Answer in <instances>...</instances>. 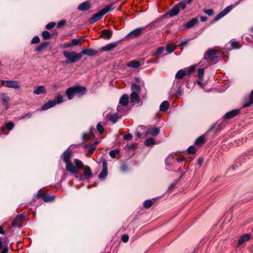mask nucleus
Wrapping results in <instances>:
<instances>
[{
	"label": "nucleus",
	"instance_id": "f257e3e1",
	"mask_svg": "<svg viewBox=\"0 0 253 253\" xmlns=\"http://www.w3.org/2000/svg\"><path fill=\"white\" fill-rule=\"evenodd\" d=\"M184 160L183 158H178L176 153L171 154L169 155L165 160L166 164L169 167L168 169H170V166H175L179 162H182Z\"/></svg>",
	"mask_w": 253,
	"mask_h": 253
},
{
	"label": "nucleus",
	"instance_id": "f03ea898",
	"mask_svg": "<svg viewBox=\"0 0 253 253\" xmlns=\"http://www.w3.org/2000/svg\"><path fill=\"white\" fill-rule=\"evenodd\" d=\"M63 97L61 95L56 96L53 100L48 101L42 107V110H46L53 107L56 104H60L63 102Z\"/></svg>",
	"mask_w": 253,
	"mask_h": 253
},
{
	"label": "nucleus",
	"instance_id": "7ed1b4c3",
	"mask_svg": "<svg viewBox=\"0 0 253 253\" xmlns=\"http://www.w3.org/2000/svg\"><path fill=\"white\" fill-rule=\"evenodd\" d=\"M63 55L71 63H76L82 58L81 53H76L75 51H65Z\"/></svg>",
	"mask_w": 253,
	"mask_h": 253
},
{
	"label": "nucleus",
	"instance_id": "20e7f679",
	"mask_svg": "<svg viewBox=\"0 0 253 253\" xmlns=\"http://www.w3.org/2000/svg\"><path fill=\"white\" fill-rule=\"evenodd\" d=\"M1 84L6 87L13 89H20L21 85L20 83L16 80H1Z\"/></svg>",
	"mask_w": 253,
	"mask_h": 253
},
{
	"label": "nucleus",
	"instance_id": "39448f33",
	"mask_svg": "<svg viewBox=\"0 0 253 253\" xmlns=\"http://www.w3.org/2000/svg\"><path fill=\"white\" fill-rule=\"evenodd\" d=\"M185 8V2H180L169 10L168 14L170 17L175 16L178 14L180 10H183Z\"/></svg>",
	"mask_w": 253,
	"mask_h": 253
},
{
	"label": "nucleus",
	"instance_id": "423d86ee",
	"mask_svg": "<svg viewBox=\"0 0 253 253\" xmlns=\"http://www.w3.org/2000/svg\"><path fill=\"white\" fill-rule=\"evenodd\" d=\"M145 27H141L135 29L128 33L126 36V38H129L130 39L136 38L141 35Z\"/></svg>",
	"mask_w": 253,
	"mask_h": 253
},
{
	"label": "nucleus",
	"instance_id": "0eeeda50",
	"mask_svg": "<svg viewBox=\"0 0 253 253\" xmlns=\"http://www.w3.org/2000/svg\"><path fill=\"white\" fill-rule=\"evenodd\" d=\"M235 6L231 5L228 6L225 8H224L222 11H221L218 14H217L214 17V20L215 21H217L219 20L220 18L226 15L227 13H228Z\"/></svg>",
	"mask_w": 253,
	"mask_h": 253
},
{
	"label": "nucleus",
	"instance_id": "6e6552de",
	"mask_svg": "<svg viewBox=\"0 0 253 253\" xmlns=\"http://www.w3.org/2000/svg\"><path fill=\"white\" fill-rule=\"evenodd\" d=\"M204 57H207L208 60L212 63L214 62V59L216 58V52L213 49H209L205 53Z\"/></svg>",
	"mask_w": 253,
	"mask_h": 253
},
{
	"label": "nucleus",
	"instance_id": "1a4fd4ad",
	"mask_svg": "<svg viewBox=\"0 0 253 253\" xmlns=\"http://www.w3.org/2000/svg\"><path fill=\"white\" fill-rule=\"evenodd\" d=\"M103 15L104 14H103V13L101 12V10L97 13L93 15L89 19L88 22L90 24L94 23L100 20Z\"/></svg>",
	"mask_w": 253,
	"mask_h": 253
},
{
	"label": "nucleus",
	"instance_id": "9d476101",
	"mask_svg": "<svg viewBox=\"0 0 253 253\" xmlns=\"http://www.w3.org/2000/svg\"><path fill=\"white\" fill-rule=\"evenodd\" d=\"M103 168L101 173L98 175L99 178H104L106 177L108 174V164L106 161H103L102 162Z\"/></svg>",
	"mask_w": 253,
	"mask_h": 253
},
{
	"label": "nucleus",
	"instance_id": "9b49d317",
	"mask_svg": "<svg viewBox=\"0 0 253 253\" xmlns=\"http://www.w3.org/2000/svg\"><path fill=\"white\" fill-rule=\"evenodd\" d=\"M72 88H73V89L74 90L75 94H77L79 96L84 94L86 91V88L85 87L80 85L73 86Z\"/></svg>",
	"mask_w": 253,
	"mask_h": 253
},
{
	"label": "nucleus",
	"instance_id": "f8f14e48",
	"mask_svg": "<svg viewBox=\"0 0 253 253\" xmlns=\"http://www.w3.org/2000/svg\"><path fill=\"white\" fill-rule=\"evenodd\" d=\"M66 169L67 171L72 173L79 174V170L76 166H74L71 162L66 164Z\"/></svg>",
	"mask_w": 253,
	"mask_h": 253
},
{
	"label": "nucleus",
	"instance_id": "ddd939ff",
	"mask_svg": "<svg viewBox=\"0 0 253 253\" xmlns=\"http://www.w3.org/2000/svg\"><path fill=\"white\" fill-rule=\"evenodd\" d=\"M118 45L117 42H114L108 43L105 46H103L101 48V50L102 51H108L113 50Z\"/></svg>",
	"mask_w": 253,
	"mask_h": 253
},
{
	"label": "nucleus",
	"instance_id": "4468645a",
	"mask_svg": "<svg viewBox=\"0 0 253 253\" xmlns=\"http://www.w3.org/2000/svg\"><path fill=\"white\" fill-rule=\"evenodd\" d=\"M72 153L69 150V149H67L62 155V158L63 162L67 164L71 162V158Z\"/></svg>",
	"mask_w": 253,
	"mask_h": 253
},
{
	"label": "nucleus",
	"instance_id": "2eb2a0df",
	"mask_svg": "<svg viewBox=\"0 0 253 253\" xmlns=\"http://www.w3.org/2000/svg\"><path fill=\"white\" fill-rule=\"evenodd\" d=\"M81 54V57H82L83 55H86L89 56H93L96 54L98 53V51L91 49V48H86L84 49L82 52H80Z\"/></svg>",
	"mask_w": 253,
	"mask_h": 253
},
{
	"label": "nucleus",
	"instance_id": "dca6fc26",
	"mask_svg": "<svg viewBox=\"0 0 253 253\" xmlns=\"http://www.w3.org/2000/svg\"><path fill=\"white\" fill-rule=\"evenodd\" d=\"M46 92V89L43 85H39L35 87L33 93L36 95L43 94Z\"/></svg>",
	"mask_w": 253,
	"mask_h": 253
},
{
	"label": "nucleus",
	"instance_id": "f3484780",
	"mask_svg": "<svg viewBox=\"0 0 253 253\" xmlns=\"http://www.w3.org/2000/svg\"><path fill=\"white\" fill-rule=\"evenodd\" d=\"M23 219V216L22 215H17L12 222V225L13 226H17L20 227L21 224L22 223Z\"/></svg>",
	"mask_w": 253,
	"mask_h": 253
},
{
	"label": "nucleus",
	"instance_id": "a211bd4d",
	"mask_svg": "<svg viewBox=\"0 0 253 253\" xmlns=\"http://www.w3.org/2000/svg\"><path fill=\"white\" fill-rule=\"evenodd\" d=\"M211 64H212V63L208 60L207 57H204L199 62V65L200 67L206 69Z\"/></svg>",
	"mask_w": 253,
	"mask_h": 253
},
{
	"label": "nucleus",
	"instance_id": "6ab92c4d",
	"mask_svg": "<svg viewBox=\"0 0 253 253\" xmlns=\"http://www.w3.org/2000/svg\"><path fill=\"white\" fill-rule=\"evenodd\" d=\"M239 113V110L238 109L233 110L232 111H229L227 112L225 115L224 117L225 119H231L237 115H238Z\"/></svg>",
	"mask_w": 253,
	"mask_h": 253
},
{
	"label": "nucleus",
	"instance_id": "aec40b11",
	"mask_svg": "<svg viewBox=\"0 0 253 253\" xmlns=\"http://www.w3.org/2000/svg\"><path fill=\"white\" fill-rule=\"evenodd\" d=\"M90 7L89 2L88 1L84 2L78 6V9L80 11H85L87 10Z\"/></svg>",
	"mask_w": 253,
	"mask_h": 253
},
{
	"label": "nucleus",
	"instance_id": "412c9836",
	"mask_svg": "<svg viewBox=\"0 0 253 253\" xmlns=\"http://www.w3.org/2000/svg\"><path fill=\"white\" fill-rule=\"evenodd\" d=\"M251 238V235L249 234H246L240 237L238 245V246H241L245 242L248 241Z\"/></svg>",
	"mask_w": 253,
	"mask_h": 253
},
{
	"label": "nucleus",
	"instance_id": "4be33fe9",
	"mask_svg": "<svg viewBox=\"0 0 253 253\" xmlns=\"http://www.w3.org/2000/svg\"><path fill=\"white\" fill-rule=\"evenodd\" d=\"M169 107V102L168 101H164L160 105V110L163 112H165Z\"/></svg>",
	"mask_w": 253,
	"mask_h": 253
},
{
	"label": "nucleus",
	"instance_id": "5701e85b",
	"mask_svg": "<svg viewBox=\"0 0 253 253\" xmlns=\"http://www.w3.org/2000/svg\"><path fill=\"white\" fill-rule=\"evenodd\" d=\"M198 22V19L197 18H193L188 21L185 25L186 28H190L195 25Z\"/></svg>",
	"mask_w": 253,
	"mask_h": 253
},
{
	"label": "nucleus",
	"instance_id": "b1692460",
	"mask_svg": "<svg viewBox=\"0 0 253 253\" xmlns=\"http://www.w3.org/2000/svg\"><path fill=\"white\" fill-rule=\"evenodd\" d=\"M130 101L134 103H139L140 99L139 98L138 94L131 93L130 95Z\"/></svg>",
	"mask_w": 253,
	"mask_h": 253
},
{
	"label": "nucleus",
	"instance_id": "393cba45",
	"mask_svg": "<svg viewBox=\"0 0 253 253\" xmlns=\"http://www.w3.org/2000/svg\"><path fill=\"white\" fill-rule=\"evenodd\" d=\"M101 36L104 39L109 40L111 38L112 33L106 29H104L102 31Z\"/></svg>",
	"mask_w": 253,
	"mask_h": 253
},
{
	"label": "nucleus",
	"instance_id": "a878e982",
	"mask_svg": "<svg viewBox=\"0 0 253 253\" xmlns=\"http://www.w3.org/2000/svg\"><path fill=\"white\" fill-rule=\"evenodd\" d=\"M66 94L69 100L73 98L75 93L74 90L73 89L72 87L68 88L66 91Z\"/></svg>",
	"mask_w": 253,
	"mask_h": 253
},
{
	"label": "nucleus",
	"instance_id": "bb28decb",
	"mask_svg": "<svg viewBox=\"0 0 253 253\" xmlns=\"http://www.w3.org/2000/svg\"><path fill=\"white\" fill-rule=\"evenodd\" d=\"M128 103V96L127 95H123L120 98L119 103L123 106H126Z\"/></svg>",
	"mask_w": 253,
	"mask_h": 253
},
{
	"label": "nucleus",
	"instance_id": "cd10ccee",
	"mask_svg": "<svg viewBox=\"0 0 253 253\" xmlns=\"http://www.w3.org/2000/svg\"><path fill=\"white\" fill-rule=\"evenodd\" d=\"M128 67H132L133 68H138L140 66V64L139 61L136 60H132L130 61L127 64Z\"/></svg>",
	"mask_w": 253,
	"mask_h": 253
},
{
	"label": "nucleus",
	"instance_id": "c85d7f7f",
	"mask_svg": "<svg viewBox=\"0 0 253 253\" xmlns=\"http://www.w3.org/2000/svg\"><path fill=\"white\" fill-rule=\"evenodd\" d=\"M160 132V129L157 127L154 128L146 131V134H151L153 136H157Z\"/></svg>",
	"mask_w": 253,
	"mask_h": 253
},
{
	"label": "nucleus",
	"instance_id": "c756f323",
	"mask_svg": "<svg viewBox=\"0 0 253 253\" xmlns=\"http://www.w3.org/2000/svg\"><path fill=\"white\" fill-rule=\"evenodd\" d=\"M132 92L136 94H139L140 92L141 88L139 85L133 84L131 86Z\"/></svg>",
	"mask_w": 253,
	"mask_h": 253
},
{
	"label": "nucleus",
	"instance_id": "7c9ffc66",
	"mask_svg": "<svg viewBox=\"0 0 253 253\" xmlns=\"http://www.w3.org/2000/svg\"><path fill=\"white\" fill-rule=\"evenodd\" d=\"M84 175L85 177H91L92 176V172L90 168L88 166H84Z\"/></svg>",
	"mask_w": 253,
	"mask_h": 253
},
{
	"label": "nucleus",
	"instance_id": "2f4dec72",
	"mask_svg": "<svg viewBox=\"0 0 253 253\" xmlns=\"http://www.w3.org/2000/svg\"><path fill=\"white\" fill-rule=\"evenodd\" d=\"M186 75V72L184 70H179L175 74V78L176 79H181Z\"/></svg>",
	"mask_w": 253,
	"mask_h": 253
},
{
	"label": "nucleus",
	"instance_id": "473e14b6",
	"mask_svg": "<svg viewBox=\"0 0 253 253\" xmlns=\"http://www.w3.org/2000/svg\"><path fill=\"white\" fill-rule=\"evenodd\" d=\"M253 103V90L251 92V95L249 98V101L246 102L243 105V107H249Z\"/></svg>",
	"mask_w": 253,
	"mask_h": 253
},
{
	"label": "nucleus",
	"instance_id": "72a5a7b5",
	"mask_svg": "<svg viewBox=\"0 0 253 253\" xmlns=\"http://www.w3.org/2000/svg\"><path fill=\"white\" fill-rule=\"evenodd\" d=\"M155 140L152 138H149L147 139L145 142V145L148 147L152 146L155 144Z\"/></svg>",
	"mask_w": 253,
	"mask_h": 253
},
{
	"label": "nucleus",
	"instance_id": "f704fd0d",
	"mask_svg": "<svg viewBox=\"0 0 253 253\" xmlns=\"http://www.w3.org/2000/svg\"><path fill=\"white\" fill-rule=\"evenodd\" d=\"M107 118L108 120L113 124L116 123L118 120V117L116 114L111 115L109 117L107 116Z\"/></svg>",
	"mask_w": 253,
	"mask_h": 253
},
{
	"label": "nucleus",
	"instance_id": "c9c22d12",
	"mask_svg": "<svg viewBox=\"0 0 253 253\" xmlns=\"http://www.w3.org/2000/svg\"><path fill=\"white\" fill-rule=\"evenodd\" d=\"M205 141V137L203 136H201L198 137L195 141V144L198 145H201L203 144Z\"/></svg>",
	"mask_w": 253,
	"mask_h": 253
},
{
	"label": "nucleus",
	"instance_id": "e433bc0d",
	"mask_svg": "<svg viewBox=\"0 0 253 253\" xmlns=\"http://www.w3.org/2000/svg\"><path fill=\"white\" fill-rule=\"evenodd\" d=\"M113 10L112 4L107 5L105 7L101 9L103 14L105 15L107 12L111 11Z\"/></svg>",
	"mask_w": 253,
	"mask_h": 253
},
{
	"label": "nucleus",
	"instance_id": "4c0bfd02",
	"mask_svg": "<svg viewBox=\"0 0 253 253\" xmlns=\"http://www.w3.org/2000/svg\"><path fill=\"white\" fill-rule=\"evenodd\" d=\"M153 204V203L151 200H147L144 202L143 206L146 209H149L152 206Z\"/></svg>",
	"mask_w": 253,
	"mask_h": 253
},
{
	"label": "nucleus",
	"instance_id": "58836bf2",
	"mask_svg": "<svg viewBox=\"0 0 253 253\" xmlns=\"http://www.w3.org/2000/svg\"><path fill=\"white\" fill-rule=\"evenodd\" d=\"M81 39H74L72 40L71 43H70L67 47H71L74 45H76L79 44L81 41Z\"/></svg>",
	"mask_w": 253,
	"mask_h": 253
},
{
	"label": "nucleus",
	"instance_id": "ea45409f",
	"mask_svg": "<svg viewBox=\"0 0 253 253\" xmlns=\"http://www.w3.org/2000/svg\"><path fill=\"white\" fill-rule=\"evenodd\" d=\"M205 72V68L200 67L198 70V77L200 79H202L204 77Z\"/></svg>",
	"mask_w": 253,
	"mask_h": 253
},
{
	"label": "nucleus",
	"instance_id": "a19ab883",
	"mask_svg": "<svg viewBox=\"0 0 253 253\" xmlns=\"http://www.w3.org/2000/svg\"><path fill=\"white\" fill-rule=\"evenodd\" d=\"M74 163L76 165V167L78 169V168H84V167L83 162L79 159H75Z\"/></svg>",
	"mask_w": 253,
	"mask_h": 253
},
{
	"label": "nucleus",
	"instance_id": "79ce46f5",
	"mask_svg": "<svg viewBox=\"0 0 253 253\" xmlns=\"http://www.w3.org/2000/svg\"><path fill=\"white\" fill-rule=\"evenodd\" d=\"M47 44V42H42L38 46L36 47V50L38 51H41L46 46Z\"/></svg>",
	"mask_w": 253,
	"mask_h": 253
},
{
	"label": "nucleus",
	"instance_id": "37998d69",
	"mask_svg": "<svg viewBox=\"0 0 253 253\" xmlns=\"http://www.w3.org/2000/svg\"><path fill=\"white\" fill-rule=\"evenodd\" d=\"M54 198V196H46L43 197V200L44 202H48L53 201Z\"/></svg>",
	"mask_w": 253,
	"mask_h": 253
},
{
	"label": "nucleus",
	"instance_id": "c03bdc74",
	"mask_svg": "<svg viewBox=\"0 0 253 253\" xmlns=\"http://www.w3.org/2000/svg\"><path fill=\"white\" fill-rule=\"evenodd\" d=\"M230 43L233 48L237 49L240 47V46H236L237 44V42L235 40H231L230 41Z\"/></svg>",
	"mask_w": 253,
	"mask_h": 253
},
{
	"label": "nucleus",
	"instance_id": "a18cd8bd",
	"mask_svg": "<svg viewBox=\"0 0 253 253\" xmlns=\"http://www.w3.org/2000/svg\"><path fill=\"white\" fill-rule=\"evenodd\" d=\"M119 152V150L118 149H114L109 152V155L113 158L116 157V155Z\"/></svg>",
	"mask_w": 253,
	"mask_h": 253
},
{
	"label": "nucleus",
	"instance_id": "49530a36",
	"mask_svg": "<svg viewBox=\"0 0 253 253\" xmlns=\"http://www.w3.org/2000/svg\"><path fill=\"white\" fill-rule=\"evenodd\" d=\"M175 48V46H170L169 45H167L166 47V50L168 52V53H171L172 51L174 50Z\"/></svg>",
	"mask_w": 253,
	"mask_h": 253
},
{
	"label": "nucleus",
	"instance_id": "de8ad7c7",
	"mask_svg": "<svg viewBox=\"0 0 253 253\" xmlns=\"http://www.w3.org/2000/svg\"><path fill=\"white\" fill-rule=\"evenodd\" d=\"M10 101V99L9 96L5 94H2V101L3 104L8 103Z\"/></svg>",
	"mask_w": 253,
	"mask_h": 253
},
{
	"label": "nucleus",
	"instance_id": "09e8293b",
	"mask_svg": "<svg viewBox=\"0 0 253 253\" xmlns=\"http://www.w3.org/2000/svg\"><path fill=\"white\" fill-rule=\"evenodd\" d=\"M42 36L45 40H47L50 38V35L47 31H44L42 33Z\"/></svg>",
	"mask_w": 253,
	"mask_h": 253
},
{
	"label": "nucleus",
	"instance_id": "8fccbe9b",
	"mask_svg": "<svg viewBox=\"0 0 253 253\" xmlns=\"http://www.w3.org/2000/svg\"><path fill=\"white\" fill-rule=\"evenodd\" d=\"M188 153L190 154H193L196 152V148L193 146H190L187 149Z\"/></svg>",
	"mask_w": 253,
	"mask_h": 253
},
{
	"label": "nucleus",
	"instance_id": "3c124183",
	"mask_svg": "<svg viewBox=\"0 0 253 253\" xmlns=\"http://www.w3.org/2000/svg\"><path fill=\"white\" fill-rule=\"evenodd\" d=\"M165 48L163 47H159L156 53L153 54V55H161L164 51Z\"/></svg>",
	"mask_w": 253,
	"mask_h": 253
},
{
	"label": "nucleus",
	"instance_id": "603ef678",
	"mask_svg": "<svg viewBox=\"0 0 253 253\" xmlns=\"http://www.w3.org/2000/svg\"><path fill=\"white\" fill-rule=\"evenodd\" d=\"M13 127H14V124L11 122H9L6 123L5 125L6 128L9 130L12 129Z\"/></svg>",
	"mask_w": 253,
	"mask_h": 253
},
{
	"label": "nucleus",
	"instance_id": "864d4df0",
	"mask_svg": "<svg viewBox=\"0 0 253 253\" xmlns=\"http://www.w3.org/2000/svg\"><path fill=\"white\" fill-rule=\"evenodd\" d=\"M97 129L98 132L100 134L104 132V128L102 126L100 123H98L97 125Z\"/></svg>",
	"mask_w": 253,
	"mask_h": 253
},
{
	"label": "nucleus",
	"instance_id": "5fc2aeb1",
	"mask_svg": "<svg viewBox=\"0 0 253 253\" xmlns=\"http://www.w3.org/2000/svg\"><path fill=\"white\" fill-rule=\"evenodd\" d=\"M40 40L38 36H35L31 41V43L33 44L38 43L40 42Z\"/></svg>",
	"mask_w": 253,
	"mask_h": 253
},
{
	"label": "nucleus",
	"instance_id": "6e6d98bb",
	"mask_svg": "<svg viewBox=\"0 0 253 253\" xmlns=\"http://www.w3.org/2000/svg\"><path fill=\"white\" fill-rule=\"evenodd\" d=\"M204 12L206 14H208V15H210V16L212 15L214 13L213 10L212 9H209L205 10H204Z\"/></svg>",
	"mask_w": 253,
	"mask_h": 253
},
{
	"label": "nucleus",
	"instance_id": "4d7b16f0",
	"mask_svg": "<svg viewBox=\"0 0 253 253\" xmlns=\"http://www.w3.org/2000/svg\"><path fill=\"white\" fill-rule=\"evenodd\" d=\"M196 66H191L187 68V72L188 74L191 73L193 72L196 69Z\"/></svg>",
	"mask_w": 253,
	"mask_h": 253
},
{
	"label": "nucleus",
	"instance_id": "13d9d810",
	"mask_svg": "<svg viewBox=\"0 0 253 253\" xmlns=\"http://www.w3.org/2000/svg\"><path fill=\"white\" fill-rule=\"evenodd\" d=\"M55 23L54 22H50L46 25V28L51 29L54 27Z\"/></svg>",
	"mask_w": 253,
	"mask_h": 253
},
{
	"label": "nucleus",
	"instance_id": "bf43d9fd",
	"mask_svg": "<svg viewBox=\"0 0 253 253\" xmlns=\"http://www.w3.org/2000/svg\"><path fill=\"white\" fill-rule=\"evenodd\" d=\"M183 93V90L181 87H179L177 90L176 91V95L177 96H181Z\"/></svg>",
	"mask_w": 253,
	"mask_h": 253
},
{
	"label": "nucleus",
	"instance_id": "052dcab7",
	"mask_svg": "<svg viewBox=\"0 0 253 253\" xmlns=\"http://www.w3.org/2000/svg\"><path fill=\"white\" fill-rule=\"evenodd\" d=\"M128 239H129L128 236L127 235H126V234H125V235H123L122 237V240L124 243L127 242L128 241Z\"/></svg>",
	"mask_w": 253,
	"mask_h": 253
},
{
	"label": "nucleus",
	"instance_id": "680f3d73",
	"mask_svg": "<svg viewBox=\"0 0 253 253\" xmlns=\"http://www.w3.org/2000/svg\"><path fill=\"white\" fill-rule=\"evenodd\" d=\"M132 135L130 133L127 134L124 136V139L125 140H130L132 138Z\"/></svg>",
	"mask_w": 253,
	"mask_h": 253
},
{
	"label": "nucleus",
	"instance_id": "e2e57ef3",
	"mask_svg": "<svg viewBox=\"0 0 253 253\" xmlns=\"http://www.w3.org/2000/svg\"><path fill=\"white\" fill-rule=\"evenodd\" d=\"M121 169L123 171H125L127 169V166L126 164H123L121 166Z\"/></svg>",
	"mask_w": 253,
	"mask_h": 253
},
{
	"label": "nucleus",
	"instance_id": "0e129e2a",
	"mask_svg": "<svg viewBox=\"0 0 253 253\" xmlns=\"http://www.w3.org/2000/svg\"><path fill=\"white\" fill-rule=\"evenodd\" d=\"M176 184V182L172 183V184H171L169 187V190H171V189L174 188V187L175 186Z\"/></svg>",
	"mask_w": 253,
	"mask_h": 253
},
{
	"label": "nucleus",
	"instance_id": "69168bd1",
	"mask_svg": "<svg viewBox=\"0 0 253 253\" xmlns=\"http://www.w3.org/2000/svg\"><path fill=\"white\" fill-rule=\"evenodd\" d=\"M200 19L202 22H205L207 20L208 18L206 16H201Z\"/></svg>",
	"mask_w": 253,
	"mask_h": 253
},
{
	"label": "nucleus",
	"instance_id": "338daca9",
	"mask_svg": "<svg viewBox=\"0 0 253 253\" xmlns=\"http://www.w3.org/2000/svg\"><path fill=\"white\" fill-rule=\"evenodd\" d=\"M65 24V22H64V21H60V22H59L58 23V27H62V26L64 25Z\"/></svg>",
	"mask_w": 253,
	"mask_h": 253
},
{
	"label": "nucleus",
	"instance_id": "774afa93",
	"mask_svg": "<svg viewBox=\"0 0 253 253\" xmlns=\"http://www.w3.org/2000/svg\"><path fill=\"white\" fill-rule=\"evenodd\" d=\"M8 252V249L7 248H4L1 253H7Z\"/></svg>",
	"mask_w": 253,
	"mask_h": 253
}]
</instances>
